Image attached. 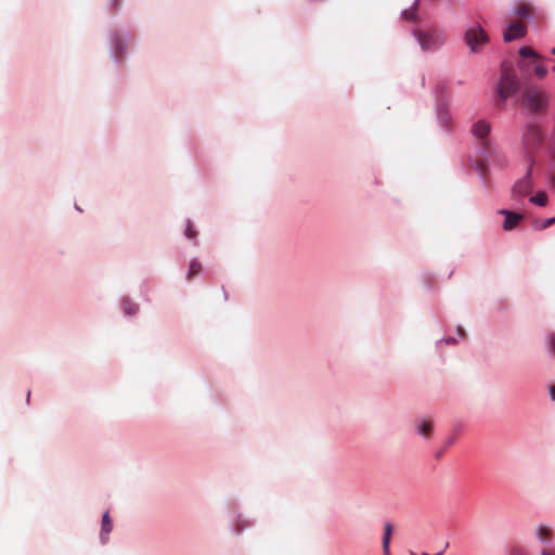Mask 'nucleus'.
Instances as JSON below:
<instances>
[{
  "instance_id": "f257e3e1",
  "label": "nucleus",
  "mask_w": 555,
  "mask_h": 555,
  "mask_svg": "<svg viewBox=\"0 0 555 555\" xmlns=\"http://www.w3.org/2000/svg\"><path fill=\"white\" fill-rule=\"evenodd\" d=\"M520 104L531 114H544L548 106L550 95L540 87L527 86L520 95Z\"/></svg>"
},
{
  "instance_id": "f03ea898",
  "label": "nucleus",
  "mask_w": 555,
  "mask_h": 555,
  "mask_svg": "<svg viewBox=\"0 0 555 555\" xmlns=\"http://www.w3.org/2000/svg\"><path fill=\"white\" fill-rule=\"evenodd\" d=\"M520 82L515 69L512 66L503 65L501 77L496 87L499 100L504 102L519 91Z\"/></svg>"
},
{
  "instance_id": "7ed1b4c3",
  "label": "nucleus",
  "mask_w": 555,
  "mask_h": 555,
  "mask_svg": "<svg viewBox=\"0 0 555 555\" xmlns=\"http://www.w3.org/2000/svg\"><path fill=\"white\" fill-rule=\"evenodd\" d=\"M544 141V134L541 126L535 122H530L525 127L521 135V150L528 156L535 153Z\"/></svg>"
},
{
  "instance_id": "20e7f679",
  "label": "nucleus",
  "mask_w": 555,
  "mask_h": 555,
  "mask_svg": "<svg viewBox=\"0 0 555 555\" xmlns=\"http://www.w3.org/2000/svg\"><path fill=\"white\" fill-rule=\"evenodd\" d=\"M416 39L424 51L438 48L444 41V35L437 29H428L425 31H415Z\"/></svg>"
},
{
  "instance_id": "39448f33",
  "label": "nucleus",
  "mask_w": 555,
  "mask_h": 555,
  "mask_svg": "<svg viewBox=\"0 0 555 555\" xmlns=\"http://www.w3.org/2000/svg\"><path fill=\"white\" fill-rule=\"evenodd\" d=\"M488 41V34L479 25L473 26L465 31V42L472 52H478Z\"/></svg>"
},
{
  "instance_id": "423d86ee",
  "label": "nucleus",
  "mask_w": 555,
  "mask_h": 555,
  "mask_svg": "<svg viewBox=\"0 0 555 555\" xmlns=\"http://www.w3.org/2000/svg\"><path fill=\"white\" fill-rule=\"evenodd\" d=\"M532 190V181H531V167L527 170L526 176L518 180L513 189H512V196L514 198H522L527 196Z\"/></svg>"
},
{
  "instance_id": "0eeeda50",
  "label": "nucleus",
  "mask_w": 555,
  "mask_h": 555,
  "mask_svg": "<svg viewBox=\"0 0 555 555\" xmlns=\"http://www.w3.org/2000/svg\"><path fill=\"white\" fill-rule=\"evenodd\" d=\"M526 35V26L521 22H515L507 26L503 34L505 42H511L516 39H520Z\"/></svg>"
},
{
  "instance_id": "6e6552de",
  "label": "nucleus",
  "mask_w": 555,
  "mask_h": 555,
  "mask_svg": "<svg viewBox=\"0 0 555 555\" xmlns=\"http://www.w3.org/2000/svg\"><path fill=\"white\" fill-rule=\"evenodd\" d=\"M472 132L478 140L481 141L482 145H486V138L490 133V125L485 120H479L474 124Z\"/></svg>"
},
{
  "instance_id": "1a4fd4ad",
  "label": "nucleus",
  "mask_w": 555,
  "mask_h": 555,
  "mask_svg": "<svg viewBox=\"0 0 555 555\" xmlns=\"http://www.w3.org/2000/svg\"><path fill=\"white\" fill-rule=\"evenodd\" d=\"M500 214L505 216V220L503 222V229L505 231L513 230L518 225L520 220L522 219V216L516 212L508 211L506 209L500 210Z\"/></svg>"
},
{
  "instance_id": "9d476101",
  "label": "nucleus",
  "mask_w": 555,
  "mask_h": 555,
  "mask_svg": "<svg viewBox=\"0 0 555 555\" xmlns=\"http://www.w3.org/2000/svg\"><path fill=\"white\" fill-rule=\"evenodd\" d=\"M113 529V522L109 518L108 512L104 513L102 517V529H101V540L103 543L107 542L108 534Z\"/></svg>"
},
{
  "instance_id": "9b49d317",
  "label": "nucleus",
  "mask_w": 555,
  "mask_h": 555,
  "mask_svg": "<svg viewBox=\"0 0 555 555\" xmlns=\"http://www.w3.org/2000/svg\"><path fill=\"white\" fill-rule=\"evenodd\" d=\"M535 537L542 543H550L553 540L554 534L548 527L538 526L535 529Z\"/></svg>"
},
{
  "instance_id": "f8f14e48",
  "label": "nucleus",
  "mask_w": 555,
  "mask_h": 555,
  "mask_svg": "<svg viewBox=\"0 0 555 555\" xmlns=\"http://www.w3.org/2000/svg\"><path fill=\"white\" fill-rule=\"evenodd\" d=\"M391 533H392V526H391V524L387 522L385 525L384 537H383V553H384V555H391L390 550H389Z\"/></svg>"
},
{
  "instance_id": "ddd939ff",
  "label": "nucleus",
  "mask_w": 555,
  "mask_h": 555,
  "mask_svg": "<svg viewBox=\"0 0 555 555\" xmlns=\"http://www.w3.org/2000/svg\"><path fill=\"white\" fill-rule=\"evenodd\" d=\"M201 271H202L201 263L197 260H192L190 263V267H189L186 279L192 280L194 276L199 274Z\"/></svg>"
},
{
  "instance_id": "4468645a",
  "label": "nucleus",
  "mask_w": 555,
  "mask_h": 555,
  "mask_svg": "<svg viewBox=\"0 0 555 555\" xmlns=\"http://www.w3.org/2000/svg\"><path fill=\"white\" fill-rule=\"evenodd\" d=\"M515 14L519 17H528L531 14V7L528 3L517 5Z\"/></svg>"
},
{
  "instance_id": "2eb2a0df",
  "label": "nucleus",
  "mask_w": 555,
  "mask_h": 555,
  "mask_svg": "<svg viewBox=\"0 0 555 555\" xmlns=\"http://www.w3.org/2000/svg\"><path fill=\"white\" fill-rule=\"evenodd\" d=\"M507 555H529V553L522 545L515 543L508 547Z\"/></svg>"
},
{
  "instance_id": "dca6fc26",
  "label": "nucleus",
  "mask_w": 555,
  "mask_h": 555,
  "mask_svg": "<svg viewBox=\"0 0 555 555\" xmlns=\"http://www.w3.org/2000/svg\"><path fill=\"white\" fill-rule=\"evenodd\" d=\"M530 202L539 206H545L547 203V195L545 192H538L534 196L530 197Z\"/></svg>"
},
{
  "instance_id": "f3484780",
  "label": "nucleus",
  "mask_w": 555,
  "mask_h": 555,
  "mask_svg": "<svg viewBox=\"0 0 555 555\" xmlns=\"http://www.w3.org/2000/svg\"><path fill=\"white\" fill-rule=\"evenodd\" d=\"M433 431V424L429 421H423L422 424L418 426V433L428 438Z\"/></svg>"
},
{
  "instance_id": "a211bd4d",
  "label": "nucleus",
  "mask_w": 555,
  "mask_h": 555,
  "mask_svg": "<svg viewBox=\"0 0 555 555\" xmlns=\"http://www.w3.org/2000/svg\"><path fill=\"white\" fill-rule=\"evenodd\" d=\"M417 7H418V1H415L414 4H413V8L411 10H405L402 12V17L405 20V21H412L415 16V12L417 10Z\"/></svg>"
},
{
  "instance_id": "6ab92c4d",
  "label": "nucleus",
  "mask_w": 555,
  "mask_h": 555,
  "mask_svg": "<svg viewBox=\"0 0 555 555\" xmlns=\"http://www.w3.org/2000/svg\"><path fill=\"white\" fill-rule=\"evenodd\" d=\"M122 308L127 314H133L138 310V306L129 300H124Z\"/></svg>"
},
{
  "instance_id": "aec40b11",
  "label": "nucleus",
  "mask_w": 555,
  "mask_h": 555,
  "mask_svg": "<svg viewBox=\"0 0 555 555\" xmlns=\"http://www.w3.org/2000/svg\"><path fill=\"white\" fill-rule=\"evenodd\" d=\"M519 54L522 57H538V54L529 47H522L519 50Z\"/></svg>"
},
{
  "instance_id": "412c9836",
  "label": "nucleus",
  "mask_w": 555,
  "mask_h": 555,
  "mask_svg": "<svg viewBox=\"0 0 555 555\" xmlns=\"http://www.w3.org/2000/svg\"><path fill=\"white\" fill-rule=\"evenodd\" d=\"M196 231L193 228V224L191 221H188V225L185 229V236L190 240H194L196 237Z\"/></svg>"
},
{
  "instance_id": "4be33fe9",
  "label": "nucleus",
  "mask_w": 555,
  "mask_h": 555,
  "mask_svg": "<svg viewBox=\"0 0 555 555\" xmlns=\"http://www.w3.org/2000/svg\"><path fill=\"white\" fill-rule=\"evenodd\" d=\"M534 73L535 75L539 77V78H544L546 73H547V69L544 67V66H541V65H538L535 66L534 68Z\"/></svg>"
},
{
  "instance_id": "5701e85b",
  "label": "nucleus",
  "mask_w": 555,
  "mask_h": 555,
  "mask_svg": "<svg viewBox=\"0 0 555 555\" xmlns=\"http://www.w3.org/2000/svg\"><path fill=\"white\" fill-rule=\"evenodd\" d=\"M553 224H555V217L544 220L543 223L540 225V228L541 229H546V228H548V227H551Z\"/></svg>"
},
{
  "instance_id": "b1692460",
  "label": "nucleus",
  "mask_w": 555,
  "mask_h": 555,
  "mask_svg": "<svg viewBox=\"0 0 555 555\" xmlns=\"http://www.w3.org/2000/svg\"><path fill=\"white\" fill-rule=\"evenodd\" d=\"M539 555H555V548L544 547L540 551Z\"/></svg>"
},
{
  "instance_id": "393cba45",
  "label": "nucleus",
  "mask_w": 555,
  "mask_h": 555,
  "mask_svg": "<svg viewBox=\"0 0 555 555\" xmlns=\"http://www.w3.org/2000/svg\"><path fill=\"white\" fill-rule=\"evenodd\" d=\"M550 348L555 353V336L550 338Z\"/></svg>"
},
{
  "instance_id": "a878e982",
  "label": "nucleus",
  "mask_w": 555,
  "mask_h": 555,
  "mask_svg": "<svg viewBox=\"0 0 555 555\" xmlns=\"http://www.w3.org/2000/svg\"><path fill=\"white\" fill-rule=\"evenodd\" d=\"M550 395L553 401H555V385L550 388Z\"/></svg>"
},
{
  "instance_id": "bb28decb",
  "label": "nucleus",
  "mask_w": 555,
  "mask_h": 555,
  "mask_svg": "<svg viewBox=\"0 0 555 555\" xmlns=\"http://www.w3.org/2000/svg\"><path fill=\"white\" fill-rule=\"evenodd\" d=\"M552 54L555 55V47L552 49Z\"/></svg>"
},
{
  "instance_id": "cd10ccee",
  "label": "nucleus",
  "mask_w": 555,
  "mask_h": 555,
  "mask_svg": "<svg viewBox=\"0 0 555 555\" xmlns=\"http://www.w3.org/2000/svg\"><path fill=\"white\" fill-rule=\"evenodd\" d=\"M553 70L555 72V66L553 67Z\"/></svg>"
}]
</instances>
